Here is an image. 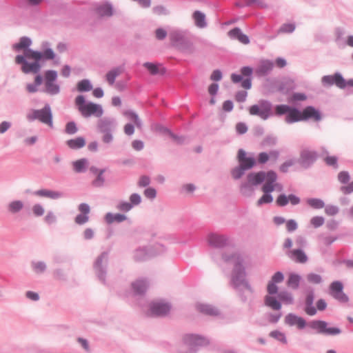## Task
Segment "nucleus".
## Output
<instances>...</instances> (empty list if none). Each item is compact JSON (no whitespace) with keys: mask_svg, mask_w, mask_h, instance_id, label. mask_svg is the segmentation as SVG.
<instances>
[{"mask_svg":"<svg viewBox=\"0 0 353 353\" xmlns=\"http://www.w3.org/2000/svg\"><path fill=\"white\" fill-rule=\"evenodd\" d=\"M206 242L210 248L216 250L210 252L212 260L219 265L232 263L233 270L230 276V284L236 290L243 301L247 297L243 294V289L252 294L254 290L246 280V271L244 259L241 254L231 249H224L230 244V239L227 235L219 232H210L206 236Z\"/></svg>","mask_w":353,"mask_h":353,"instance_id":"f257e3e1","label":"nucleus"},{"mask_svg":"<svg viewBox=\"0 0 353 353\" xmlns=\"http://www.w3.org/2000/svg\"><path fill=\"white\" fill-rule=\"evenodd\" d=\"M285 323L290 326H296L299 330H303L307 325L316 334L326 336H334L341 334V330L338 327H331L330 323L323 320H312L307 323L305 320L294 314L290 313L285 317Z\"/></svg>","mask_w":353,"mask_h":353,"instance_id":"f03ea898","label":"nucleus"},{"mask_svg":"<svg viewBox=\"0 0 353 353\" xmlns=\"http://www.w3.org/2000/svg\"><path fill=\"white\" fill-rule=\"evenodd\" d=\"M42 59L41 52L34 51L32 49L24 50V54H19L15 58V62L21 65V70L26 74L38 73L41 68L39 61Z\"/></svg>","mask_w":353,"mask_h":353,"instance_id":"7ed1b4c3","label":"nucleus"},{"mask_svg":"<svg viewBox=\"0 0 353 353\" xmlns=\"http://www.w3.org/2000/svg\"><path fill=\"white\" fill-rule=\"evenodd\" d=\"M268 176V171L252 172L249 173L245 179L241 182L239 186L241 194L244 196H252L254 193L255 188L262 184Z\"/></svg>","mask_w":353,"mask_h":353,"instance_id":"20e7f679","label":"nucleus"},{"mask_svg":"<svg viewBox=\"0 0 353 353\" xmlns=\"http://www.w3.org/2000/svg\"><path fill=\"white\" fill-rule=\"evenodd\" d=\"M117 125V121L114 117H105L98 120L97 128L98 132L103 134L101 140L104 143L110 144L113 141V133L116 130Z\"/></svg>","mask_w":353,"mask_h":353,"instance_id":"39448f33","label":"nucleus"},{"mask_svg":"<svg viewBox=\"0 0 353 353\" xmlns=\"http://www.w3.org/2000/svg\"><path fill=\"white\" fill-rule=\"evenodd\" d=\"M74 102L78 110L85 118H88L91 116L101 117L103 114V108L100 104H97L90 101L85 102L83 95L77 96Z\"/></svg>","mask_w":353,"mask_h":353,"instance_id":"423d86ee","label":"nucleus"},{"mask_svg":"<svg viewBox=\"0 0 353 353\" xmlns=\"http://www.w3.org/2000/svg\"><path fill=\"white\" fill-rule=\"evenodd\" d=\"M275 180H277L276 173L272 170L268 171V176L264 181V183L261 187L263 194L256 203L258 206L272 203L273 196L271 193L275 190V185H273V183Z\"/></svg>","mask_w":353,"mask_h":353,"instance_id":"0eeeda50","label":"nucleus"},{"mask_svg":"<svg viewBox=\"0 0 353 353\" xmlns=\"http://www.w3.org/2000/svg\"><path fill=\"white\" fill-rule=\"evenodd\" d=\"M26 119L30 122L38 120L50 128H53L52 113L49 104H46L43 108L39 110H31L27 113Z\"/></svg>","mask_w":353,"mask_h":353,"instance_id":"6e6552de","label":"nucleus"},{"mask_svg":"<svg viewBox=\"0 0 353 353\" xmlns=\"http://www.w3.org/2000/svg\"><path fill=\"white\" fill-rule=\"evenodd\" d=\"M249 113L252 116H257L262 120H268L274 115L272 104L265 99H261L256 104L249 108Z\"/></svg>","mask_w":353,"mask_h":353,"instance_id":"1a4fd4ad","label":"nucleus"},{"mask_svg":"<svg viewBox=\"0 0 353 353\" xmlns=\"http://www.w3.org/2000/svg\"><path fill=\"white\" fill-rule=\"evenodd\" d=\"M183 343L191 352H197L201 347L207 346L210 340L206 336L196 334H186L183 336Z\"/></svg>","mask_w":353,"mask_h":353,"instance_id":"9d476101","label":"nucleus"},{"mask_svg":"<svg viewBox=\"0 0 353 353\" xmlns=\"http://www.w3.org/2000/svg\"><path fill=\"white\" fill-rule=\"evenodd\" d=\"M58 74L56 70H48L44 73V86L43 92L50 95H57L60 92V85L57 83V80Z\"/></svg>","mask_w":353,"mask_h":353,"instance_id":"9b49d317","label":"nucleus"},{"mask_svg":"<svg viewBox=\"0 0 353 353\" xmlns=\"http://www.w3.org/2000/svg\"><path fill=\"white\" fill-rule=\"evenodd\" d=\"M109 253L103 252L95 259L93 263V269L98 279L103 283H105L107 275V266L108 263Z\"/></svg>","mask_w":353,"mask_h":353,"instance_id":"f8f14e48","label":"nucleus"},{"mask_svg":"<svg viewBox=\"0 0 353 353\" xmlns=\"http://www.w3.org/2000/svg\"><path fill=\"white\" fill-rule=\"evenodd\" d=\"M241 74H232L231 80L234 83H241V86L247 90L252 87L250 77L253 73V69L250 66H244L241 69Z\"/></svg>","mask_w":353,"mask_h":353,"instance_id":"ddd939ff","label":"nucleus"},{"mask_svg":"<svg viewBox=\"0 0 353 353\" xmlns=\"http://www.w3.org/2000/svg\"><path fill=\"white\" fill-rule=\"evenodd\" d=\"M171 310V305L164 300H155L149 304V314L152 316H165Z\"/></svg>","mask_w":353,"mask_h":353,"instance_id":"4468645a","label":"nucleus"},{"mask_svg":"<svg viewBox=\"0 0 353 353\" xmlns=\"http://www.w3.org/2000/svg\"><path fill=\"white\" fill-rule=\"evenodd\" d=\"M343 285L341 281H336L332 282L329 288L330 294L336 300L341 303H345L348 301V296L343 292Z\"/></svg>","mask_w":353,"mask_h":353,"instance_id":"2eb2a0df","label":"nucleus"},{"mask_svg":"<svg viewBox=\"0 0 353 353\" xmlns=\"http://www.w3.org/2000/svg\"><path fill=\"white\" fill-rule=\"evenodd\" d=\"M321 83L324 86L335 85L341 89L345 88V79L339 72H336L333 75L323 76L321 79Z\"/></svg>","mask_w":353,"mask_h":353,"instance_id":"dca6fc26","label":"nucleus"},{"mask_svg":"<svg viewBox=\"0 0 353 353\" xmlns=\"http://www.w3.org/2000/svg\"><path fill=\"white\" fill-rule=\"evenodd\" d=\"M339 181L343 184L340 187L339 190L343 194H350L353 193V181L348 183L350 180V175L347 171H341L338 174Z\"/></svg>","mask_w":353,"mask_h":353,"instance_id":"f3484780","label":"nucleus"},{"mask_svg":"<svg viewBox=\"0 0 353 353\" xmlns=\"http://www.w3.org/2000/svg\"><path fill=\"white\" fill-rule=\"evenodd\" d=\"M157 253L152 252L148 246H139L132 252V259L137 262H142L155 256Z\"/></svg>","mask_w":353,"mask_h":353,"instance_id":"a211bd4d","label":"nucleus"},{"mask_svg":"<svg viewBox=\"0 0 353 353\" xmlns=\"http://www.w3.org/2000/svg\"><path fill=\"white\" fill-rule=\"evenodd\" d=\"M317 159V153L314 150L304 149L300 155L301 164L305 168L312 165Z\"/></svg>","mask_w":353,"mask_h":353,"instance_id":"6ab92c4d","label":"nucleus"},{"mask_svg":"<svg viewBox=\"0 0 353 353\" xmlns=\"http://www.w3.org/2000/svg\"><path fill=\"white\" fill-rule=\"evenodd\" d=\"M196 308L199 312L210 316H220L221 314L219 308L208 303H198Z\"/></svg>","mask_w":353,"mask_h":353,"instance_id":"aec40b11","label":"nucleus"},{"mask_svg":"<svg viewBox=\"0 0 353 353\" xmlns=\"http://www.w3.org/2000/svg\"><path fill=\"white\" fill-rule=\"evenodd\" d=\"M34 196L49 198L53 200L59 199L65 197V194L61 191L51 190L48 189H41L34 191L32 193Z\"/></svg>","mask_w":353,"mask_h":353,"instance_id":"412c9836","label":"nucleus"},{"mask_svg":"<svg viewBox=\"0 0 353 353\" xmlns=\"http://www.w3.org/2000/svg\"><path fill=\"white\" fill-rule=\"evenodd\" d=\"M284 280V275L281 272H276L268 282L267 291L270 294H276L278 292L276 283H280Z\"/></svg>","mask_w":353,"mask_h":353,"instance_id":"4be33fe9","label":"nucleus"},{"mask_svg":"<svg viewBox=\"0 0 353 353\" xmlns=\"http://www.w3.org/2000/svg\"><path fill=\"white\" fill-rule=\"evenodd\" d=\"M25 208V203L20 199H12L6 205L7 212L12 215L19 214Z\"/></svg>","mask_w":353,"mask_h":353,"instance_id":"5701e85b","label":"nucleus"},{"mask_svg":"<svg viewBox=\"0 0 353 353\" xmlns=\"http://www.w3.org/2000/svg\"><path fill=\"white\" fill-rule=\"evenodd\" d=\"M169 37L173 45L176 46L185 43V32L183 30L174 29L170 31Z\"/></svg>","mask_w":353,"mask_h":353,"instance_id":"b1692460","label":"nucleus"},{"mask_svg":"<svg viewBox=\"0 0 353 353\" xmlns=\"http://www.w3.org/2000/svg\"><path fill=\"white\" fill-rule=\"evenodd\" d=\"M238 161L239 164L243 165L246 169H252L256 164V161L253 157H246V152L243 149L238 151Z\"/></svg>","mask_w":353,"mask_h":353,"instance_id":"393cba45","label":"nucleus"},{"mask_svg":"<svg viewBox=\"0 0 353 353\" xmlns=\"http://www.w3.org/2000/svg\"><path fill=\"white\" fill-rule=\"evenodd\" d=\"M148 287L149 282L146 279H139L132 283V291L136 295L143 294Z\"/></svg>","mask_w":353,"mask_h":353,"instance_id":"a878e982","label":"nucleus"},{"mask_svg":"<svg viewBox=\"0 0 353 353\" xmlns=\"http://www.w3.org/2000/svg\"><path fill=\"white\" fill-rule=\"evenodd\" d=\"M303 120L302 112L296 108L290 107V110L288 112L285 117V121L288 124H292Z\"/></svg>","mask_w":353,"mask_h":353,"instance_id":"bb28decb","label":"nucleus"},{"mask_svg":"<svg viewBox=\"0 0 353 353\" xmlns=\"http://www.w3.org/2000/svg\"><path fill=\"white\" fill-rule=\"evenodd\" d=\"M274 63L270 60H261L256 70V73L259 76H265L268 74L273 69Z\"/></svg>","mask_w":353,"mask_h":353,"instance_id":"cd10ccee","label":"nucleus"},{"mask_svg":"<svg viewBox=\"0 0 353 353\" xmlns=\"http://www.w3.org/2000/svg\"><path fill=\"white\" fill-rule=\"evenodd\" d=\"M288 256L294 261L299 263H305L307 261V256L301 249H294L288 252Z\"/></svg>","mask_w":353,"mask_h":353,"instance_id":"c85d7f7f","label":"nucleus"},{"mask_svg":"<svg viewBox=\"0 0 353 353\" xmlns=\"http://www.w3.org/2000/svg\"><path fill=\"white\" fill-rule=\"evenodd\" d=\"M303 120L314 119L315 121H320L321 115L319 110L312 106L306 107L302 112Z\"/></svg>","mask_w":353,"mask_h":353,"instance_id":"c756f323","label":"nucleus"},{"mask_svg":"<svg viewBox=\"0 0 353 353\" xmlns=\"http://www.w3.org/2000/svg\"><path fill=\"white\" fill-rule=\"evenodd\" d=\"M96 10L101 17H110L113 13L112 6L109 3L99 4L96 8Z\"/></svg>","mask_w":353,"mask_h":353,"instance_id":"7c9ffc66","label":"nucleus"},{"mask_svg":"<svg viewBox=\"0 0 353 353\" xmlns=\"http://www.w3.org/2000/svg\"><path fill=\"white\" fill-rule=\"evenodd\" d=\"M143 65L152 75L163 74L165 72V68L161 64L145 62Z\"/></svg>","mask_w":353,"mask_h":353,"instance_id":"2f4dec72","label":"nucleus"},{"mask_svg":"<svg viewBox=\"0 0 353 353\" xmlns=\"http://www.w3.org/2000/svg\"><path fill=\"white\" fill-rule=\"evenodd\" d=\"M105 221L108 224H112L114 222L116 223H121L127 219V216L124 214L119 213H112L108 212L105 215Z\"/></svg>","mask_w":353,"mask_h":353,"instance_id":"473e14b6","label":"nucleus"},{"mask_svg":"<svg viewBox=\"0 0 353 353\" xmlns=\"http://www.w3.org/2000/svg\"><path fill=\"white\" fill-rule=\"evenodd\" d=\"M274 294H268L265 296V305L274 310H280L281 308V303L276 299Z\"/></svg>","mask_w":353,"mask_h":353,"instance_id":"72a5a7b5","label":"nucleus"},{"mask_svg":"<svg viewBox=\"0 0 353 353\" xmlns=\"http://www.w3.org/2000/svg\"><path fill=\"white\" fill-rule=\"evenodd\" d=\"M88 160L85 158H82L72 162L73 169L77 173L85 172L88 169Z\"/></svg>","mask_w":353,"mask_h":353,"instance_id":"f704fd0d","label":"nucleus"},{"mask_svg":"<svg viewBox=\"0 0 353 353\" xmlns=\"http://www.w3.org/2000/svg\"><path fill=\"white\" fill-rule=\"evenodd\" d=\"M192 18L194 21V24L199 28H204L207 26V22L205 20V15L201 11L196 10L194 12Z\"/></svg>","mask_w":353,"mask_h":353,"instance_id":"c9c22d12","label":"nucleus"},{"mask_svg":"<svg viewBox=\"0 0 353 353\" xmlns=\"http://www.w3.org/2000/svg\"><path fill=\"white\" fill-rule=\"evenodd\" d=\"M123 71L121 67H117L110 70L105 75L108 83L112 85L114 83L116 78L119 76Z\"/></svg>","mask_w":353,"mask_h":353,"instance_id":"e433bc0d","label":"nucleus"},{"mask_svg":"<svg viewBox=\"0 0 353 353\" xmlns=\"http://www.w3.org/2000/svg\"><path fill=\"white\" fill-rule=\"evenodd\" d=\"M43 77L41 75L38 74L34 78V82L32 83H28L26 85V90L29 93H35L39 90V86L43 83Z\"/></svg>","mask_w":353,"mask_h":353,"instance_id":"4c0bfd02","label":"nucleus"},{"mask_svg":"<svg viewBox=\"0 0 353 353\" xmlns=\"http://www.w3.org/2000/svg\"><path fill=\"white\" fill-rule=\"evenodd\" d=\"M66 143L70 148L77 150L83 148L85 145V141L83 137H79L67 141Z\"/></svg>","mask_w":353,"mask_h":353,"instance_id":"58836bf2","label":"nucleus"},{"mask_svg":"<svg viewBox=\"0 0 353 353\" xmlns=\"http://www.w3.org/2000/svg\"><path fill=\"white\" fill-rule=\"evenodd\" d=\"M30 265L33 272L37 274L44 273L47 269L46 263L41 261H33Z\"/></svg>","mask_w":353,"mask_h":353,"instance_id":"ea45409f","label":"nucleus"},{"mask_svg":"<svg viewBox=\"0 0 353 353\" xmlns=\"http://www.w3.org/2000/svg\"><path fill=\"white\" fill-rule=\"evenodd\" d=\"M123 115L130 121L134 122V125L138 128H141L142 125L141 121L140 120L138 114L133 110H126L123 112Z\"/></svg>","mask_w":353,"mask_h":353,"instance_id":"a19ab883","label":"nucleus"},{"mask_svg":"<svg viewBox=\"0 0 353 353\" xmlns=\"http://www.w3.org/2000/svg\"><path fill=\"white\" fill-rule=\"evenodd\" d=\"M301 279V277L300 275H299L296 273H290L288 276L287 285L288 287L296 290L299 286Z\"/></svg>","mask_w":353,"mask_h":353,"instance_id":"79ce46f5","label":"nucleus"},{"mask_svg":"<svg viewBox=\"0 0 353 353\" xmlns=\"http://www.w3.org/2000/svg\"><path fill=\"white\" fill-rule=\"evenodd\" d=\"M276 294H277V298L279 301H282L284 304L290 305L294 302L292 294L288 291H281Z\"/></svg>","mask_w":353,"mask_h":353,"instance_id":"37998d69","label":"nucleus"},{"mask_svg":"<svg viewBox=\"0 0 353 353\" xmlns=\"http://www.w3.org/2000/svg\"><path fill=\"white\" fill-rule=\"evenodd\" d=\"M32 44V41L29 37H23L20 39L19 42L17 43L14 44L13 48L15 50H20L21 49H30L29 47Z\"/></svg>","mask_w":353,"mask_h":353,"instance_id":"c03bdc74","label":"nucleus"},{"mask_svg":"<svg viewBox=\"0 0 353 353\" xmlns=\"http://www.w3.org/2000/svg\"><path fill=\"white\" fill-rule=\"evenodd\" d=\"M92 88L93 86L91 81L87 79L79 81L77 84V89L80 92H89Z\"/></svg>","mask_w":353,"mask_h":353,"instance_id":"a18cd8bd","label":"nucleus"},{"mask_svg":"<svg viewBox=\"0 0 353 353\" xmlns=\"http://www.w3.org/2000/svg\"><path fill=\"white\" fill-rule=\"evenodd\" d=\"M307 204L313 209L319 210L325 208L324 201L318 198H310L306 201Z\"/></svg>","mask_w":353,"mask_h":353,"instance_id":"49530a36","label":"nucleus"},{"mask_svg":"<svg viewBox=\"0 0 353 353\" xmlns=\"http://www.w3.org/2000/svg\"><path fill=\"white\" fill-rule=\"evenodd\" d=\"M246 170H248V169L239 164L238 166L232 169L231 175L234 179L238 180L245 174Z\"/></svg>","mask_w":353,"mask_h":353,"instance_id":"de8ad7c7","label":"nucleus"},{"mask_svg":"<svg viewBox=\"0 0 353 353\" xmlns=\"http://www.w3.org/2000/svg\"><path fill=\"white\" fill-rule=\"evenodd\" d=\"M105 172V169H101L99 172L96 176V179L93 180L92 184L93 186L97 188L103 187L105 184V178L103 174Z\"/></svg>","mask_w":353,"mask_h":353,"instance_id":"09e8293b","label":"nucleus"},{"mask_svg":"<svg viewBox=\"0 0 353 353\" xmlns=\"http://www.w3.org/2000/svg\"><path fill=\"white\" fill-rule=\"evenodd\" d=\"M292 84L293 82L290 79H285L280 83L278 90L285 94L292 88Z\"/></svg>","mask_w":353,"mask_h":353,"instance_id":"8fccbe9b","label":"nucleus"},{"mask_svg":"<svg viewBox=\"0 0 353 353\" xmlns=\"http://www.w3.org/2000/svg\"><path fill=\"white\" fill-rule=\"evenodd\" d=\"M277 143V137L273 134L267 135L261 142L263 147L274 146Z\"/></svg>","mask_w":353,"mask_h":353,"instance_id":"3c124183","label":"nucleus"},{"mask_svg":"<svg viewBox=\"0 0 353 353\" xmlns=\"http://www.w3.org/2000/svg\"><path fill=\"white\" fill-rule=\"evenodd\" d=\"M270 336L275 339L276 340L281 342L283 344H286L288 342L285 334L283 332H280L279 330L272 331L270 333Z\"/></svg>","mask_w":353,"mask_h":353,"instance_id":"603ef678","label":"nucleus"},{"mask_svg":"<svg viewBox=\"0 0 353 353\" xmlns=\"http://www.w3.org/2000/svg\"><path fill=\"white\" fill-rule=\"evenodd\" d=\"M296 28L294 23H283L278 30V33H292Z\"/></svg>","mask_w":353,"mask_h":353,"instance_id":"864d4df0","label":"nucleus"},{"mask_svg":"<svg viewBox=\"0 0 353 353\" xmlns=\"http://www.w3.org/2000/svg\"><path fill=\"white\" fill-rule=\"evenodd\" d=\"M275 110V115L276 116H282L283 114H288V112L290 110V106L285 104L276 105L274 108Z\"/></svg>","mask_w":353,"mask_h":353,"instance_id":"5fc2aeb1","label":"nucleus"},{"mask_svg":"<svg viewBox=\"0 0 353 353\" xmlns=\"http://www.w3.org/2000/svg\"><path fill=\"white\" fill-rule=\"evenodd\" d=\"M149 249L152 250V252H156L155 256L163 254L166 251V248L161 243H155L152 245L148 246Z\"/></svg>","mask_w":353,"mask_h":353,"instance_id":"6e6d98bb","label":"nucleus"},{"mask_svg":"<svg viewBox=\"0 0 353 353\" xmlns=\"http://www.w3.org/2000/svg\"><path fill=\"white\" fill-rule=\"evenodd\" d=\"M32 212L35 216H41L45 213V209L41 203H35L32 207Z\"/></svg>","mask_w":353,"mask_h":353,"instance_id":"4d7b16f0","label":"nucleus"},{"mask_svg":"<svg viewBox=\"0 0 353 353\" xmlns=\"http://www.w3.org/2000/svg\"><path fill=\"white\" fill-rule=\"evenodd\" d=\"M325 223V219L321 216H315L310 219V224L314 228H318L322 226Z\"/></svg>","mask_w":353,"mask_h":353,"instance_id":"13d9d810","label":"nucleus"},{"mask_svg":"<svg viewBox=\"0 0 353 353\" xmlns=\"http://www.w3.org/2000/svg\"><path fill=\"white\" fill-rule=\"evenodd\" d=\"M132 204L127 201H121L117 205V209L119 211L127 212L132 209Z\"/></svg>","mask_w":353,"mask_h":353,"instance_id":"bf43d9fd","label":"nucleus"},{"mask_svg":"<svg viewBox=\"0 0 353 353\" xmlns=\"http://www.w3.org/2000/svg\"><path fill=\"white\" fill-rule=\"evenodd\" d=\"M325 212L328 216H334L339 212V208L334 205H325Z\"/></svg>","mask_w":353,"mask_h":353,"instance_id":"052dcab7","label":"nucleus"},{"mask_svg":"<svg viewBox=\"0 0 353 353\" xmlns=\"http://www.w3.org/2000/svg\"><path fill=\"white\" fill-rule=\"evenodd\" d=\"M307 280L308 282L314 284H319L322 282V277L321 275L315 273H310L307 275Z\"/></svg>","mask_w":353,"mask_h":353,"instance_id":"680f3d73","label":"nucleus"},{"mask_svg":"<svg viewBox=\"0 0 353 353\" xmlns=\"http://www.w3.org/2000/svg\"><path fill=\"white\" fill-rule=\"evenodd\" d=\"M78 131L76 123L74 121H70L66 123L65 132L68 134H74Z\"/></svg>","mask_w":353,"mask_h":353,"instance_id":"e2e57ef3","label":"nucleus"},{"mask_svg":"<svg viewBox=\"0 0 353 353\" xmlns=\"http://www.w3.org/2000/svg\"><path fill=\"white\" fill-rule=\"evenodd\" d=\"M152 12L157 15H168L170 13L169 10L161 5L153 7Z\"/></svg>","mask_w":353,"mask_h":353,"instance_id":"0e129e2a","label":"nucleus"},{"mask_svg":"<svg viewBox=\"0 0 353 353\" xmlns=\"http://www.w3.org/2000/svg\"><path fill=\"white\" fill-rule=\"evenodd\" d=\"M294 159L287 160L280 165L279 170L281 172L286 173L288 172L289 168L294 165Z\"/></svg>","mask_w":353,"mask_h":353,"instance_id":"69168bd1","label":"nucleus"},{"mask_svg":"<svg viewBox=\"0 0 353 353\" xmlns=\"http://www.w3.org/2000/svg\"><path fill=\"white\" fill-rule=\"evenodd\" d=\"M44 221L48 225H52L57 222V216L52 211H48L44 217Z\"/></svg>","mask_w":353,"mask_h":353,"instance_id":"338daca9","label":"nucleus"},{"mask_svg":"<svg viewBox=\"0 0 353 353\" xmlns=\"http://www.w3.org/2000/svg\"><path fill=\"white\" fill-rule=\"evenodd\" d=\"M276 205L280 207H285L289 203V199L288 198V196L285 194H280L276 200Z\"/></svg>","mask_w":353,"mask_h":353,"instance_id":"774afa93","label":"nucleus"}]
</instances>
